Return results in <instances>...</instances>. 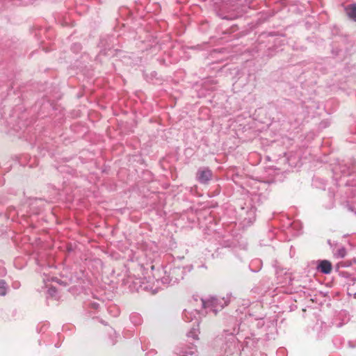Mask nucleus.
Returning a JSON list of instances; mask_svg holds the SVG:
<instances>
[{
  "instance_id": "9b49d317",
  "label": "nucleus",
  "mask_w": 356,
  "mask_h": 356,
  "mask_svg": "<svg viewBox=\"0 0 356 356\" xmlns=\"http://www.w3.org/2000/svg\"><path fill=\"white\" fill-rule=\"evenodd\" d=\"M188 337H191L193 339H197L198 338V330L197 328H192V330L187 334Z\"/></svg>"
},
{
  "instance_id": "ddd939ff",
  "label": "nucleus",
  "mask_w": 356,
  "mask_h": 356,
  "mask_svg": "<svg viewBox=\"0 0 356 356\" xmlns=\"http://www.w3.org/2000/svg\"><path fill=\"white\" fill-rule=\"evenodd\" d=\"M15 288H17V287H18V284H15Z\"/></svg>"
},
{
  "instance_id": "9d476101",
  "label": "nucleus",
  "mask_w": 356,
  "mask_h": 356,
  "mask_svg": "<svg viewBox=\"0 0 356 356\" xmlns=\"http://www.w3.org/2000/svg\"><path fill=\"white\" fill-rule=\"evenodd\" d=\"M8 289L6 282L3 280H0V296H5L7 293Z\"/></svg>"
},
{
  "instance_id": "0eeeda50",
  "label": "nucleus",
  "mask_w": 356,
  "mask_h": 356,
  "mask_svg": "<svg viewBox=\"0 0 356 356\" xmlns=\"http://www.w3.org/2000/svg\"><path fill=\"white\" fill-rule=\"evenodd\" d=\"M317 268L323 273L329 274L332 271V264L327 260H322L319 262Z\"/></svg>"
},
{
  "instance_id": "f257e3e1",
  "label": "nucleus",
  "mask_w": 356,
  "mask_h": 356,
  "mask_svg": "<svg viewBox=\"0 0 356 356\" xmlns=\"http://www.w3.org/2000/svg\"><path fill=\"white\" fill-rule=\"evenodd\" d=\"M216 342L222 346L223 351L227 354V356L233 355L238 350V340L232 332L224 331L218 337Z\"/></svg>"
},
{
  "instance_id": "f03ea898",
  "label": "nucleus",
  "mask_w": 356,
  "mask_h": 356,
  "mask_svg": "<svg viewBox=\"0 0 356 356\" xmlns=\"http://www.w3.org/2000/svg\"><path fill=\"white\" fill-rule=\"evenodd\" d=\"M201 305L204 309H210L216 313L218 310L222 309L229 302L228 298L210 297L207 299H201Z\"/></svg>"
},
{
  "instance_id": "39448f33",
  "label": "nucleus",
  "mask_w": 356,
  "mask_h": 356,
  "mask_svg": "<svg viewBox=\"0 0 356 356\" xmlns=\"http://www.w3.org/2000/svg\"><path fill=\"white\" fill-rule=\"evenodd\" d=\"M212 177L211 171L208 168H200L197 173V180L202 184L207 183Z\"/></svg>"
},
{
  "instance_id": "20e7f679",
  "label": "nucleus",
  "mask_w": 356,
  "mask_h": 356,
  "mask_svg": "<svg viewBox=\"0 0 356 356\" xmlns=\"http://www.w3.org/2000/svg\"><path fill=\"white\" fill-rule=\"evenodd\" d=\"M175 353L177 356H195L197 348L192 343L189 345L182 344L175 349Z\"/></svg>"
},
{
  "instance_id": "7ed1b4c3",
  "label": "nucleus",
  "mask_w": 356,
  "mask_h": 356,
  "mask_svg": "<svg viewBox=\"0 0 356 356\" xmlns=\"http://www.w3.org/2000/svg\"><path fill=\"white\" fill-rule=\"evenodd\" d=\"M162 270L165 275L161 278V280H156L158 284L161 282L164 286L172 285L183 278L181 275L182 271L180 268H176L171 269L169 273L163 269Z\"/></svg>"
},
{
  "instance_id": "f8f14e48",
  "label": "nucleus",
  "mask_w": 356,
  "mask_h": 356,
  "mask_svg": "<svg viewBox=\"0 0 356 356\" xmlns=\"http://www.w3.org/2000/svg\"><path fill=\"white\" fill-rule=\"evenodd\" d=\"M56 293V290L55 287H50L48 289V293L49 294V296H51L52 297L55 296Z\"/></svg>"
},
{
  "instance_id": "6e6552de",
  "label": "nucleus",
  "mask_w": 356,
  "mask_h": 356,
  "mask_svg": "<svg viewBox=\"0 0 356 356\" xmlns=\"http://www.w3.org/2000/svg\"><path fill=\"white\" fill-rule=\"evenodd\" d=\"M345 11L348 18L356 22V3L347 6Z\"/></svg>"
},
{
  "instance_id": "423d86ee",
  "label": "nucleus",
  "mask_w": 356,
  "mask_h": 356,
  "mask_svg": "<svg viewBox=\"0 0 356 356\" xmlns=\"http://www.w3.org/2000/svg\"><path fill=\"white\" fill-rule=\"evenodd\" d=\"M198 312L195 309V310H188V309H185L183 312V318L184 319V321H188V322H191V321H195L194 322V325H198Z\"/></svg>"
},
{
  "instance_id": "1a4fd4ad",
  "label": "nucleus",
  "mask_w": 356,
  "mask_h": 356,
  "mask_svg": "<svg viewBox=\"0 0 356 356\" xmlns=\"http://www.w3.org/2000/svg\"><path fill=\"white\" fill-rule=\"evenodd\" d=\"M330 248L333 249L334 256L337 258H343L346 254V250L344 247H340L337 251L334 252V245L331 243L330 240L327 241Z\"/></svg>"
}]
</instances>
